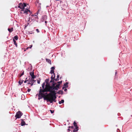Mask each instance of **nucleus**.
I'll return each mask as SVG.
<instances>
[{
    "label": "nucleus",
    "instance_id": "1",
    "mask_svg": "<svg viewBox=\"0 0 132 132\" xmlns=\"http://www.w3.org/2000/svg\"><path fill=\"white\" fill-rule=\"evenodd\" d=\"M53 88L50 89V91H48L50 93L46 95V100L47 102L52 103L53 101L55 102V99L56 98V93L54 90V89Z\"/></svg>",
    "mask_w": 132,
    "mask_h": 132
},
{
    "label": "nucleus",
    "instance_id": "2",
    "mask_svg": "<svg viewBox=\"0 0 132 132\" xmlns=\"http://www.w3.org/2000/svg\"><path fill=\"white\" fill-rule=\"evenodd\" d=\"M43 89H42L41 87H40V89L39 91V94L42 97H43L44 100H46V96L45 94L43 93H44L45 92H47L48 91H50V90H49L47 89L45 87V88Z\"/></svg>",
    "mask_w": 132,
    "mask_h": 132
},
{
    "label": "nucleus",
    "instance_id": "3",
    "mask_svg": "<svg viewBox=\"0 0 132 132\" xmlns=\"http://www.w3.org/2000/svg\"><path fill=\"white\" fill-rule=\"evenodd\" d=\"M26 6V3H23V5L22 3H20L18 7L19 8L22 9V10H24L25 7Z\"/></svg>",
    "mask_w": 132,
    "mask_h": 132
},
{
    "label": "nucleus",
    "instance_id": "4",
    "mask_svg": "<svg viewBox=\"0 0 132 132\" xmlns=\"http://www.w3.org/2000/svg\"><path fill=\"white\" fill-rule=\"evenodd\" d=\"M46 84L45 88L49 90H50V89L52 88L54 86V85L53 84V83L51 86L50 85V83H48Z\"/></svg>",
    "mask_w": 132,
    "mask_h": 132
},
{
    "label": "nucleus",
    "instance_id": "5",
    "mask_svg": "<svg viewBox=\"0 0 132 132\" xmlns=\"http://www.w3.org/2000/svg\"><path fill=\"white\" fill-rule=\"evenodd\" d=\"M23 114L20 111L17 112L16 115L15 116V117L16 119L20 118L22 115Z\"/></svg>",
    "mask_w": 132,
    "mask_h": 132
},
{
    "label": "nucleus",
    "instance_id": "6",
    "mask_svg": "<svg viewBox=\"0 0 132 132\" xmlns=\"http://www.w3.org/2000/svg\"><path fill=\"white\" fill-rule=\"evenodd\" d=\"M73 124L74 125V126L76 127V130H73V132H77V131L79 130V127L78 126L77 123L75 121L74 122V123H73Z\"/></svg>",
    "mask_w": 132,
    "mask_h": 132
},
{
    "label": "nucleus",
    "instance_id": "7",
    "mask_svg": "<svg viewBox=\"0 0 132 132\" xmlns=\"http://www.w3.org/2000/svg\"><path fill=\"white\" fill-rule=\"evenodd\" d=\"M56 83H53V84L54 85V86L53 87V89H54L55 90H58V88H59V87L60 86V84H57L55 86V85Z\"/></svg>",
    "mask_w": 132,
    "mask_h": 132
},
{
    "label": "nucleus",
    "instance_id": "8",
    "mask_svg": "<svg viewBox=\"0 0 132 132\" xmlns=\"http://www.w3.org/2000/svg\"><path fill=\"white\" fill-rule=\"evenodd\" d=\"M30 75L31 76L32 78L31 79H33L35 78H36V76H35L34 75V72L33 71H32L31 72H30Z\"/></svg>",
    "mask_w": 132,
    "mask_h": 132
},
{
    "label": "nucleus",
    "instance_id": "9",
    "mask_svg": "<svg viewBox=\"0 0 132 132\" xmlns=\"http://www.w3.org/2000/svg\"><path fill=\"white\" fill-rule=\"evenodd\" d=\"M21 126H24L26 125V123L24 121V120L23 119H21Z\"/></svg>",
    "mask_w": 132,
    "mask_h": 132
},
{
    "label": "nucleus",
    "instance_id": "10",
    "mask_svg": "<svg viewBox=\"0 0 132 132\" xmlns=\"http://www.w3.org/2000/svg\"><path fill=\"white\" fill-rule=\"evenodd\" d=\"M36 81V80H34L32 79H31L30 80V82H31V86H32L34 84V82H35Z\"/></svg>",
    "mask_w": 132,
    "mask_h": 132
},
{
    "label": "nucleus",
    "instance_id": "11",
    "mask_svg": "<svg viewBox=\"0 0 132 132\" xmlns=\"http://www.w3.org/2000/svg\"><path fill=\"white\" fill-rule=\"evenodd\" d=\"M51 71L50 72V73L52 74V73H54V70L55 69V67H51Z\"/></svg>",
    "mask_w": 132,
    "mask_h": 132
},
{
    "label": "nucleus",
    "instance_id": "12",
    "mask_svg": "<svg viewBox=\"0 0 132 132\" xmlns=\"http://www.w3.org/2000/svg\"><path fill=\"white\" fill-rule=\"evenodd\" d=\"M8 30L10 32H11L13 30V27H11V28H8Z\"/></svg>",
    "mask_w": 132,
    "mask_h": 132
},
{
    "label": "nucleus",
    "instance_id": "13",
    "mask_svg": "<svg viewBox=\"0 0 132 132\" xmlns=\"http://www.w3.org/2000/svg\"><path fill=\"white\" fill-rule=\"evenodd\" d=\"M24 13H26L27 14H28V12H30V10H28L27 9H25V10L24 11Z\"/></svg>",
    "mask_w": 132,
    "mask_h": 132
},
{
    "label": "nucleus",
    "instance_id": "14",
    "mask_svg": "<svg viewBox=\"0 0 132 132\" xmlns=\"http://www.w3.org/2000/svg\"><path fill=\"white\" fill-rule=\"evenodd\" d=\"M46 62L50 63V64H51V61L50 60L47 59H46Z\"/></svg>",
    "mask_w": 132,
    "mask_h": 132
},
{
    "label": "nucleus",
    "instance_id": "15",
    "mask_svg": "<svg viewBox=\"0 0 132 132\" xmlns=\"http://www.w3.org/2000/svg\"><path fill=\"white\" fill-rule=\"evenodd\" d=\"M41 7L39 5V7L38 8V11L37 13V15L39 13V12H40V11H41Z\"/></svg>",
    "mask_w": 132,
    "mask_h": 132
},
{
    "label": "nucleus",
    "instance_id": "16",
    "mask_svg": "<svg viewBox=\"0 0 132 132\" xmlns=\"http://www.w3.org/2000/svg\"><path fill=\"white\" fill-rule=\"evenodd\" d=\"M23 80H20L18 82L19 84L20 85H21V84L23 83Z\"/></svg>",
    "mask_w": 132,
    "mask_h": 132
},
{
    "label": "nucleus",
    "instance_id": "17",
    "mask_svg": "<svg viewBox=\"0 0 132 132\" xmlns=\"http://www.w3.org/2000/svg\"><path fill=\"white\" fill-rule=\"evenodd\" d=\"M13 41L14 42V44L16 46V47H17V44L16 43V42L15 40L14 39H13Z\"/></svg>",
    "mask_w": 132,
    "mask_h": 132
},
{
    "label": "nucleus",
    "instance_id": "18",
    "mask_svg": "<svg viewBox=\"0 0 132 132\" xmlns=\"http://www.w3.org/2000/svg\"><path fill=\"white\" fill-rule=\"evenodd\" d=\"M68 82H66L64 84V86L65 87V88H67L68 87Z\"/></svg>",
    "mask_w": 132,
    "mask_h": 132
},
{
    "label": "nucleus",
    "instance_id": "19",
    "mask_svg": "<svg viewBox=\"0 0 132 132\" xmlns=\"http://www.w3.org/2000/svg\"><path fill=\"white\" fill-rule=\"evenodd\" d=\"M47 16L46 15H43L42 16V18L44 20H46L47 19Z\"/></svg>",
    "mask_w": 132,
    "mask_h": 132
},
{
    "label": "nucleus",
    "instance_id": "20",
    "mask_svg": "<svg viewBox=\"0 0 132 132\" xmlns=\"http://www.w3.org/2000/svg\"><path fill=\"white\" fill-rule=\"evenodd\" d=\"M55 77V73H54L53 75H52L51 77V79H54Z\"/></svg>",
    "mask_w": 132,
    "mask_h": 132
},
{
    "label": "nucleus",
    "instance_id": "21",
    "mask_svg": "<svg viewBox=\"0 0 132 132\" xmlns=\"http://www.w3.org/2000/svg\"><path fill=\"white\" fill-rule=\"evenodd\" d=\"M57 94H63V91L62 90H60L57 92Z\"/></svg>",
    "mask_w": 132,
    "mask_h": 132
},
{
    "label": "nucleus",
    "instance_id": "22",
    "mask_svg": "<svg viewBox=\"0 0 132 132\" xmlns=\"http://www.w3.org/2000/svg\"><path fill=\"white\" fill-rule=\"evenodd\" d=\"M14 39H15L16 40H17L18 39V37L17 35L15 36L14 37Z\"/></svg>",
    "mask_w": 132,
    "mask_h": 132
},
{
    "label": "nucleus",
    "instance_id": "23",
    "mask_svg": "<svg viewBox=\"0 0 132 132\" xmlns=\"http://www.w3.org/2000/svg\"><path fill=\"white\" fill-rule=\"evenodd\" d=\"M64 102V100H61V101H60L59 102V104H61L62 103H63Z\"/></svg>",
    "mask_w": 132,
    "mask_h": 132
},
{
    "label": "nucleus",
    "instance_id": "24",
    "mask_svg": "<svg viewBox=\"0 0 132 132\" xmlns=\"http://www.w3.org/2000/svg\"><path fill=\"white\" fill-rule=\"evenodd\" d=\"M45 82L43 83L42 85V86L43 88V89H44V87L45 86Z\"/></svg>",
    "mask_w": 132,
    "mask_h": 132
},
{
    "label": "nucleus",
    "instance_id": "25",
    "mask_svg": "<svg viewBox=\"0 0 132 132\" xmlns=\"http://www.w3.org/2000/svg\"><path fill=\"white\" fill-rule=\"evenodd\" d=\"M50 83L53 82V83H55L53 79H51V80L50 81Z\"/></svg>",
    "mask_w": 132,
    "mask_h": 132
},
{
    "label": "nucleus",
    "instance_id": "26",
    "mask_svg": "<svg viewBox=\"0 0 132 132\" xmlns=\"http://www.w3.org/2000/svg\"><path fill=\"white\" fill-rule=\"evenodd\" d=\"M59 78H57L56 79H55V78H54V81H57L59 80Z\"/></svg>",
    "mask_w": 132,
    "mask_h": 132
},
{
    "label": "nucleus",
    "instance_id": "27",
    "mask_svg": "<svg viewBox=\"0 0 132 132\" xmlns=\"http://www.w3.org/2000/svg\"><path fill=\"white\" fill-rule=\"evenodd\" d=\"M49 80V79H47L45 80V82L46 83H48V82Z\"/></svg>",
    "mask_w": 132,
    "mask_h": 132
},
{
    "label": "nucleus",
    "instance_id": "28",
    "mask_svg": "<svg viewBox=\"0 0 132 132\" xmlns=\"http://www.w3.org/2000/svg\"><path fill=\"white\" fill-rule=\"evenodd\" d=\"M49 111H50V112L51 113H53L54 112V110H50Z\"/></svg>",
    "mask_w": 132,
    "mask_h": 132
},
{
    "label": "nucleus",
    "instance_id": "29",
    "mask_svg": "<svg viewBox=\"0 0 132 132\" xmlns=\"http://www.w3.org/2000/svg\"><path fill=\"white\" fill-rule=\"evenodd\" d=\"M32 45H31L30 46V47H28L26 49V50H28L29 48H31L32 47Z\"/></svg>",
    "mask_w": 132,
    "mask_h": 132
},
{
    "label": "nucleus",
    "instance_id": "30",
    "mask_svg": "<svg viewBox=\"0 0 132 132\" xmlns=\"http://www.w3.org/2000/svg\"><path fill=\"white\" fill-rule=\"evenodd\" d=\"M62 83V81H58L57 82V83H58V84H60V85Z\"/></svg>",
    "mask_w": 132,
    "mask_h": 132
},
{
    "label": "nucleus",
    "instance_id": "31",
    "mask_svg": "<svg viewBox=\"0 0 132 132\" xmlns=\"http://www.w3.org/2000/svg\"><path fill=\"white\" fill-rule=\"evenodd\" d=\"M69 128H71L73 129V126H69L68 127Z\"/></svg>",
    "mask_w": 132,
    "mask_h": 132
},
{
    "label": "nucleus",
    "instance_id": "32",
    "mask_svg": "<svg viewBox=\"0 0 132 132\" xmlns=\"http://www.w3.org/2000/svg\"><path fill=\"white\" fill-rule=\"evenodd\" d=\"M24 74V71H23V72L21 74V76H22Z\"/></svg>",
    "mask_w": 132,
    "mask_h": 132
},
{
    "label": "nucleus",
    "instance_id": "33",
    "mask_svg": "<svg viewBox=\"0 0 132 132\" xmlns=\"http://www.w3.org/2000/svg\"><path fill=\"white\" fill-rule=\"evenodd\" d=\"M36 30L37 31V33H39V31L38 29H36Z\"/></svg>",
    "mask_w": 132,
    "mask_h": 132
},
{
    "label": "nucleus",
    "instance_id": "34",
    "mask_svg": "<svg viewBox=\"0 0 132 132\" xmlns=\"http://www.w3.org/2000/svg\"><path fill=\"white\" fill-rule=\"evenodd\" d=\"M31 90V89L29 88H28V92H30Z\"/></svg>",
    "mask_w": 132,
    "mask_h": 132
},
{
    "label": "nucleus",
    "instance_id": "35",
    "mask_svg": "<svg viewBox=\"0 0 132 132\" xmlns=\"http://www.w3.org/2000/svg\"><path fill=\"white\" fill-rule=\"evenodd\" d=\"M37 83L38 84H39L40 83V80H37Z\"/></svg>",
    "mask_w": 132,
    "mask_h": 132
},
{
    "label": "nucleus",
    "instance_id": "36",
    "mask_svg": "<svg viewBox=\"0 0 132 132\" xmlns=\"http://www.w3.org/2000/svg\"><path fill=\"white\" fill-rule=\"evenodd\" d=\"M29 81V80H25V81H24V83H26L27 81Z\"/></svg>",
    "mask_w": 132,
    "mask_h": 132
},
{
    "label": "nucleus",
    "instance_id": "37",
    "mask_svg": "<svg viewBox=\"0 0 132 132\" xmlns=\"http://www.w3.org/2000/svg\"><path fill=\"white\" fill-rule=\"evenodd\" d=\"M27 84H30L31 85V82H27Z\"/></svg>",
    "mask_w": 132,
    "mask_h": 132
},
{
    "label": "nucleus",
    "instance_id": "38",
    "mask_svg": "<svg viewBox=\"0 0 132 132\" xmlns=\"http://www.w3.org/2000/svg\"><path fill=\"white\" fill-rule=\"evenodd\" d=\"M64 90L65 91H66L67 90V89H64Z\"/></svg>",
    "mask_w": 132,
    "mask_h": 132
},
{
    "label": "nucleus",
    "instance_id": "39",
    "mask_svg": "<svg viewBox=\"0 0 132 132\" xmlns=\"http://www.w3.org/2000/svg\"><path fill=\"white\" fill-rule=\"evenodd\" d=\"M57 78H59V76L58 75L57 76Z\"/></svg>",
    "mask_w": 132,
    "mask_h": 132
},
{
    "label": "nucleus",
    "instance_id": "40",
    "mask_svg": "<svg viewBox=\"0 0 132 132\" xmlns=\"http://www.w3.org/2000/svg\"><path fill=\"white\" fill-rule=\"evenodd\" d=\"M68 130L69 131H70V129L69 128L68 129Z\"/></svg>",
    "mask_w": 132,
    "mask_h": 132
},
{
    "label": "nucleus",
    "instance_id": "41",
    "mask_svg": "<svg viewBox=\"0 0 132 132\" xmlns=\"http://www.w3.org/2000/svg\"><path fill=\"white\" fill-rule=\"evenodd\" d=\"M21 76V75L19 76V78H20Z\"/></svg>",
    "mask_w": 132,
    "mask_h": 132
},
{
    "label": "nucleus",
    "instance_id": "42",
    "mask_svg": "<svg viewBox=\"0 0 132 132\" xmlns=\"http://www.w3.org/2000/svg\"><path fill=\"white\" fill-rule=\"evenodd\" d=\"M76 130V127H75V129H74L73 130Z\"/></svg>",
    "mask_w": 132,
    "mask_h": 132
},
{
    "label": "nucleus",
    "instance_id": "43",
    "mask_svg": "<svg viewBox=\"0 0 132 132\" xmlns=\"http://www.w3.org/2000/svg\"><path fill=\"white\" fill-rule=\"evenodd\" d=\"M64 88H65V87H63V88H62V89H64Z\"/></svg>",
    "mask_w": 132,
    "mask_h": 132
},
{
    "label": "nucleus",
    "instance_id": "44",
    "mask_svg": "<svg viewBox=\"0 0 132 132\" xmlns=\"http://www.w3.org/2000/svg\"><path fill=\"white\" fill-rule=\"evenodd\" d=\"M45 23H47V22L46 21H45Z\"/></svg>",
    "mask_w": 132,
    "mask_h": 132
},
{
    "label": "nucleus",
    "instance_id": "45",
    "mask_svg": "<svg viewBox=\"0 0 132 132\" xmlns=\"http://www.w3.org/2000/svg\"><path fill=\"white\" fill-rule=\"evenodd\" d=\"M29 33V34H32V33Z\"/></svg>",
    "mask_w": 132,
    "mask_h": 132
},
{
    "label": "nucleus",
    "instance_id": "46",
    "mask_svg": "<svg viewBox=\"0 0 132 132\" xmlns=\"http://www.w3.org/2000/svg\"><path fill=\"white\" fill-rule=\"evenodd\" d=\"M34 16H37V15H35Z\"/></svg>",
    "mask_w": 132,
    "mask_h": 132
}]
</instances>
